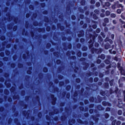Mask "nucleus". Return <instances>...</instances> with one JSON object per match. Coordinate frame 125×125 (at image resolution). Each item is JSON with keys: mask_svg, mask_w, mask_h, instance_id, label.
<instances>
[{"mask_svg": "<svg viewBox=\"0 0 125 125\" xmlns=\"http://www.w3.org/2000/svg\"><path fill=\"white\" fill-rule=\"evenodd\" d=\"M73 123H75V121L74 120H73Z\"/></svg>", "mask_w": 125, "mask_h": 125, "instance_id": "nucleus-48", "label": "nucleus"}, {"mask_svg": "<svg viewBox=\"0 0 125 125\" xmlns=\"http://www.w3.org/2000/svg\"><path fill=\"white\" fill-rule=\"evenodd\" d=\"M57 63L58 64H59V63H60V60H58V61H57Z\"/></svg>", "mask_w": 125, "mask_h": 125, "instance_id": "nucleus-26", "label": "nucleus"}, {"mask_svg": "<svg viewBox=\"0 0 125 125\" xmlns=\"http://www.w3.org/2000/svg\"><path fill=\"white\" fill-rule=\"evenodd\" d=\"M111 17H112V18H115L116 17V14H111L110 15Z\"/></svg>", "mask_w": 125, "mask_h": 125, "instance_id": "nucleus-5", "label": "nucleus"}, {"mask_svg": "<svg viewBox=\"0 0 125 125\" xmlns=\"http://www.w3.org/2000/svg\"><path fill=\"white\" fill-rule=\"evenodd\" d=\"M121 122L120 121H117V123H116L117 125H121Z\"/></svg>", "mask_w": 125, "mask_h": 125, "instance_id": "nucleus-12", "label": "nucleus"}, {"mask_svg": "<svg viewBox=\"0 0 125 125\" xmlns=\"http://www.w3.org/2000/svg\"><path fill=\"white\" fill-rule=\"evenodd\" d=\"M94 81L95 83H97V82H98V78H95L94 79Z\"/></svg>", "mask_w": 125, "mask_h": 125, "instance_id": "nucleus-10", "label": "nucleus"}, {"mask_svg": "<svg viewBox=\"0 0 125 125\" xmlns=\"http://www.w3.org/2000/svg\"><path fill=\"white\" fill-rule=\"evenodd\" d=\"M112 22L114 24H117V21L115 20H114Z\"/></svg>", "mask_w": 125, "mask_h": 125, "instance_id": "nucleus-18", "label": "nucleus"}, {"mask_svg": "<svg viewBox=\"0 0 125 125\" xmlns=\"http://www.w3.org/2000/svg\"><path fill=\"white\" fill-rule=\"evenodd\" d=\"M104 26H106V24H103Z\"/></svg>", "mask_w": 125, "mask_h": 125, "instance_id": "nucleus-41", "label": "nucleus"}, {"mask_svg": "<svg viewBox=\"0 0 125 125\" xmlns=\"http://www.w3.org/2000/svg\"><path fill=\"white\" fill-rule=\"evenodd\" d=\"M105 62L107 63V64H109V61H108L107 60H105Z\"/></svg>", "mask_w": 125, "mask_h": 125, "instance_id": "nucleus-29", "label": "nucleus"}, {"mask_svg": "<svg viewBox=\"0 0 125 125\" xmlns=\"http://www.w3.org/2000/svg\"><path fill=\"white\" fill-rule=\"evenodd\" d=\"M105 48H106V49H108V48H107L106 46L105 47Z\"/></svg>", "mask_w": 125, "mask_h": 125, "instance_id": "nucleus-43", "label": "nucleus"}, {"mask_svg": "<svg viewBox=\"0 0 125 125\" xmlns=\"http://www.w3.org/2000/svg\"><path fill=\"white\" fill-rule=\"evenodd\" d=\"M112 8H113V9H115V8H116V5H112Z\"/></svg>", "mask_w": 125, "mask_h": 125, "instance_id": "nucleus-16", "label": "nucleus"}, {"mask_svg": "<svg viewBox=\"0 0 125 125\" xmlns=\"http://www.w3.org/2000/svg\"><path fill=\"white\" fill-rule=\"evenodd\" d=\"M72 20H75V19H76V17H75V16H72Z\"/></svg>", "mask_w": 125, "mask_h": 125, "instance_id": "nucleus-17", "label": "nucleus"}, {"mask_svg": "<svg viewBox=\"0 0 125 125\" xmlns=\"http://www.w3.org/2000/svg\"><path fill=\"white\" fill-rule=\"evenodd\" d=\"M112 29H115V26H113Z\"/></svg>", "mask_w": 125, "mask_h": 125, "instance_id": "nucleus-39", "label": "nucleus"}, {"mask_svg": "<svg viewBox=\"0 0 125 125\" xmlns=\"http://www.w3.org/2000/svg\"><path fill=\"white\" fill-rule=\"evenodd\" d=\"M54 101H55V99H54Z\"/></svg>", "mask_w": 125, "mask_h": 125, "instance_id": "nucleus-51", "label": "nucleus"}, {"mask_svg": "<svg viewBox=\"0 0 125 125\" xmlns=\"http://www.w3.org/2000/svg\"><path fill=\"white\" fill-rule=\"evenodd\" d=\"M101 17H104L105 16V15L104 14H101Z\"/></svg>", "mask_w": 125, "mask_h": 125, "instance_id": "nucleus-21", "label": "nucleus"}, {"mask_svg": "<svg viewBox=\"0 0 125 125\" xmlns=\"http://www.w3.org/2000/svg\"><path fill=\"white\" fill-rule=\"evenodd\" d=\"M47 31H49V28H47Z\"/></svg>", "mask_w": 125, "mask_h": 125, "instance_id": "nucleus-34", "label": "nucleus"}, {"mask_svg": "<svg viewBox=\"0 0 125 125\" xmlns=\"http://www.w3.org/2000/svg\"><path fill=\"white\" fill-rule=\"evenodd\" d=\"M101 56H102V59H105V56L104 55H102Z\"/></svg>", "mask_w": 125, "mask_h": 125, "instance_id": "nucleus-19", "label": "nucleus"}, {"mask_svg": "<svg viewBox=\"0 0 125 125\" xmlns=\"http://www.w3.org/2000/svg\"><path fill=\"white\" fill-rule=\"evenodd\" d=\"M92 112V110H89V112Z\"/></svg>", "mask_w": 125, "mask_h": 125, "instance_id": "nucleus-42", "label": "nucleus"}, {"mask_svg": "<svg viewBox=\"0 0 125 125\" xmlns=\"http://www.w3.org/2000/svg\"><path fill=\"white\" fill-rule=\"evenodd\" d=\"M43 71H44V72H47V69L44 68Z\"/></svg>", "mask_w": 125, "mask_h": 125, "instance_id": "nucleus-25", "label": "nucleus"}, {"mask_svg": "<svg viewBox=\"0 0 125 125\" xmlns=\"http://www.w3.org/2000/svg\"><path fill=\"white\" fill-rule=\"evenodd\" d=\"M103 104L104 105V106H107V105L108 106H110V104L107 103L106 102H103Z\"/></svg>", "mask_w": 125, "mask_h": 125, "instance_id": "nucleus-1", "label": "nucleus"}, {"mask_svg": "<svg viewBox=\"0 0 125 125\" xmlns=\"http://www.w3.org/2000/svg\"><path fill=\"white\" fill-rule=\"evenodd\" d=\"M92 125H93V124L92 123Z\"/></svg>", "mask_w": 125, "mask_h": 125, "instance_id": "nucleus-52", "label": "nucleus"}, {"mask_svg": "<svg viewBox=\"0 0 125 125\" xmlns=\"http://www.w3.org/2000/svg\"><path fill=\"white\" fill-rule=\"evenodd\" d=\"M104 21L105 23H108L109 19H108V18H105V19H104Z\"/></svg>", "mask_w": 125, "mask_h": 125, "instance_id": "nucleus-3", "label": "nucleus"}, {"mask_svg": "<svg viewBox=\"0 0 125 125\" xmlns=\"http://www.w3.org/2000/svg\"><path fill=\"white\" fill-rule=\"evenodd\" d=\"M112 125H116V121H113L112 123Z\"/></svg>", "mask_w": 125, "mask_h": 125, "instance_id": "nucleus-15", "label": "nucleus"}, {"mask_svg": "<svg viewBox=\"0 0 125 125\" xmlns=\"http://www.w3.org/2000/svg\"><path fill=\"white\" fill-rule=\"evenodd\" d=\"M101 62V60H98L97 61V63H98V64H100V63Z\"/></svg>", "mask_w": 125, "mask_h": 125, "instance_id": "nucleus-14", "label": "nucleus"}, {"mask_svg": "<svg viewBox=\"0 0 125 125\" xmlns=\"http://www.w3.org/2000/svg\"><path fill=\"white\" fill-rule=\"evenodd\" d=\"M104 116H105V117L106 118V119L109 118V114H108L107 113H105Z\"/></svg>", "mask_w": 125, "mask_h": 125, "instance_id": "nucleus-11", "label": "nucleus"}, {"mask_svg": "<svg viewBox=\"0 0 125 125\" xmlns=\"http://www.w3.org/2000/svg\"><path fill=\"white\" fill-rule=\"evenodd\" d=\"M79 82H80V80H78Z\"/></svg>", "mask_w": 125, "mask_h": 125, "instance_id": "nucleus-50", "label": "nucleus"}, {"mask_svg": "<svg viewBox=\"0 0 125 125\" xmlns=\"http://www.w3.org/2000/svg\"><path fill=\"white\" fill-rule=\"evenodd\" d=\"M40 116H42V113H39V116L40 117Z\"/></svg>", "mask_w": 125, "mask_h": 125, "instance_id": "nucleus-32", "label": "nucleus"}, {"mask_svg": "<svg viewBox=\"0 0 125 125\" xmlns=\"http://www.w3.org/2000/svg\"><path fill=\"white\" fill-rule=\"evenodd\" d=\"M121 18H122V19H123L124 20H125V15H124V14H121Z\"/></svg>", "mask_w": 125, "mask_h": 125, "instance_id": "nucleus-8", "label": "nucleus"}, {"mask_svg": "<svg viewBox=\"0 0 125 125\" xmlns=\"http://www.w3.org/2000/svg\"><path fill=\"white\" fill-rule=\"evenodd\" d=\"M123 26L124 28H125V22L124 23H123Z\"/></svg>", "mask_w": 125, "mask_h": 125, "instance_id": "nucleus-30", "label": "nucleus"}, {"mask_svg": "<svg viewBox=\"0 0 125 125\" xmlns=\"http://www.w3.org/2000/svg\"><path fill=\"white\" fill-rule=\"evenodd\" d=\"M122 125H125V123H123Z\"/></svg>", "mask_w": 125, "mask_h": 125, "instance_id": "nucleus-38", "label": "nucleus"}, {"mask_svg": "<svg viewBox=\"0 0 125 125\" xmlns=\"http://www.w3.org/2000/svg\"><path fill=\"white\" fill-rule=\"evenodd\" d=\"M2 54H2V53H1V54H0V55H2Z\"/></svg>", "mask_w": 125, "mask_h": 125, "instance_id": "nucleus-46", "label": "nucleus"}, {"mask_svg": "<svg viewBox=\"0 0 125 125\" xmlns=\"http://www.w3.org/2000/svg\"><path fill=\"white\" fill-rule=\"evenodd\" d=\"M105 14L107 16H109L110 15V12L108 11H107L105 13Z\"/></svg>", "mask_w": 125, "mask_h": 125, "instance_id": "nucleus-7", "label": "nucleus"}, {"mask_svg": "<svg viewBox=\"0 0 125 125\" xmlns=\"http://www.w3.org/2000/svg\"><path fill=\"white\" fill-rule=\"evenodd\" d=\"M110 5H111V4L108 2H106L105 4V6H110Z\"/></svg>", "mask_w": 125, "mask_h": 125, "instance_id": "nucleus-4", "label": "nucleus"}, {"mask_svg": "<svg viewBox=\"0 0 125 125\" xmlns=\"http://www.w3.org/2000/svg\"><path fill=\"white\" fill-rule=\"evenodd\" d=\"M96 5L97 6H99V5H100V3H96Z\"/></svg>", "mask_w": 125, "mask_h": 125, "instance_id": "nucleus-23", "label": "nucleus"}, {"mask_svg": "<svg viewBox=\"0 0 125 125\" xmlns=\"http://www.w3.org/2000/svg\"><path fill=\"white\" fill-rule=\"evenodd\" d=\"M117 13H118V14H121L122 13V10L118 9L117 10Z\"/></svg>", "mask_w": 125, "mask_h": 125, "instance_id": "nucleus-2", "label": "nucleus"}, {"mask_svg": "<svg viewBox=\"0 0 125 125\" xmlns=\"http://www.w3.org/2000/svg\"><path fill=\"white\" fill-rule=\"evenodd\" d=\"M81 4H83V2H81Z\"/></svg>", "mask_w": 125, "mask_h": 125, "instance_id": "nucleus-44", "label": "nucleus"}, {"mask_svg": "<svg viewBox=\"0 0 125 125\" xmlns=\"http://www.w3.org/2000/svg\"><path fill=\"white\" fill-rule=\"evenodd\" d=\"M118 114L119 115H122V114H123V112H122V110H119Z\"/></svg>", "mask_w": 125, "mask_h": 125, "instance_id": "nucleus-13", "label": "nucleus"}, {"mask_svg": "<svg viewBox=\"0 0 125 125\" xmlns=\"http://www.w3.org/2000/svg\"><path fill=\"white\" fill-rule=\"evenodd\" d=\"M97 33H99L100 32V29H97Z\"/></svg>", "mask_w": 125, "mask_h": 125, "instance_id": "nucleus-27", "label": "nucleus"}, {"mask_svg": "<svg viewBox=\"0 0 125 125\" xmlns=\"http://www.w3.org/2000/svg\"><path fill=\"white\" fill-rule=\"evenodd\" d=\"M123 106H124V104L122 103H121V104H118V107H119V108H122Z\"/></svg>", "mask_w": 125, "mask_h": 125, "instance_id": "nucleus-6", "label": "nucleus"}, {"mask_svg": "<svg viewBox=\"0 0 125 125\" xmlns=\"http://www.w3.org/2000/svg\"><path fill=\"white\" fill-rule=\"evenodd\" d=\"M124 116H125V113H124Z\"/></svg>", "mask_w": 125, "mask_h": 125, "instance_id": "nucleus-49", "label": "nucleus"}, {"mask_svg": "<svg viewBox=\"0 0 125 125\" xmlns=\"http://www.w3.org/2000/svg\"><path fill=\"white\" fill-rule=\"evenodd\" d=\"M26 17H29V15H26Z\"/></svg>", "mask_w": 125, "mask_h": 125, "instance_id": "nucleus-40", "label": "nucleus"}, {"mask_svg": "<svg viewBox=\"0 0 125 125\" xmlns=\"http://www.w3.org/2000/svg\"><path fill=\"white\" fill-rule=\"evenodd\" d=\"M87 116H88V114H85V117H87Z\"/></svg>", "mask_w": 125, "mask_h": 125, "instance_id": "nucleus-33", "label": "nucleus"}, {"mask_svg": "<svg viewBox=\"0 0 125 125\" xmlns=\"http://www.w3.org/2000/svg\"><path fill=\"white\" fill-rule=\"evenodd\" d=\"M95 1L94 0H92L91 1V3H95Z\"/></svg>", "mask_w": 125, "mask_h": 125, "instance_id": "nucleus-20", "label": "nucleus"}, {"mask_svg": "<svg viewBox=\"0 0 125 125\" xmlns=\"http://www.w3.org/2000/svg\"><path fill=\"white\" fill-rule=\"evenodd\" d=\"M78 54H79V57L81 56V53H79Z\"/></svg>", "mask_w": 125, "mask_h": 125, "instance_id": "nucleus-35", "label": "nucleus"}, {"mask_svg": "<svg viewBox=\"0 0 125 125\" xmlns=\"http://www.w3.org/2000/svg\"><path fill=\"white\" fill-rule=\"evenodd\" d=\"M102 11H104L103 10H102Z\"/></svg>", "mask_w": 125, "mask_h": 125, "instance_id": "nucleus-53", "label": "nucleus"}, {"mask_svg": "<svg viewBox=\"0 0 125 125\" xmlns=\"http://www.w3.org/2000/svg\"><path fill=\"white\" fill-rule=\"evenodd\" d=\"M81 41H83V39H81Z\"/></svg>", "mask_w": 125, "mask_h": 125, "instance_id": "nucleus-45", "label": "nucleus"}, {"mask_svg": "<svg viewBox=\"0 0 125 125\" xmlns=\"http://www.w3.org/2000/svg\"><path fill=\"white\" fill-rule=\"evenodd\" d=\"M4 37H1V40H2V41H3V40H4Z\"/></svg>", "mask_w": 125, "mask_h": 125, "instance_id": "nucleus-28", "label": "nucleus"}, {"mask_svg": "<svg viewBox=\"0 0 125 125\" xmlns=\"http://www.w3.org/2000/svg\"><path fill=\"white\" fill-rule=\"evenodd\" d=\"M83 21H81V22H80L81 24H83Z\"/></svg>", "mask_w": 125, "mask_h": 125, "instance_id": "nucleus-36", "label": "nucleus"}, {"mask_svg": "<svg viewBox=\"0 0 125 125\" xmlns=\"http://www.w3.org/2000/svg\"><path fill=\"white\" fill-rule=\"evenodd\" d=\"M96 25H93V28H94V29H96Z\"/></svg>", "mask_w": 125, "mask_h": 125, "instance_id": "nucleus-24", "label": "nucleus"}, {"mask_svg": "<svg viewBox=\"0 0 125 125\" xmlns=\"http://www.w3.org/2000/svg\"><path fill=\"white\" fill-rule=\"evenodd\" d=\"M120 1H121V2H123V0H120Z\"/></svg>", "mask_w": 125, "mask_h": 125, "instance_id": "nucleus-37", "label": "nucleus"}, {"mask_svg": "<svg viewBox=\"0 0 125 125\" xmlns=\"http://www.w3.org/2000/svg\"><path fill=\"white\" fill-rule=\"evenodd\" d=\"M78 122L79 123H80V124H82V121H81V120L78 119Z\"/></svg>", "mask_w": 125, "mask_h": 125, "instance_id": "nucleus-22", "label": "nucleus"}, {"mask_svg": "<svg viewBox=\"0 0 125 125\" xmlns=\"http://www.w3.org/2000/svg\"><path fill=\"white\" fill-rule=\"evenodd\" d=\"M119 21L120 22V23H121L122 24H124V23H125L123 21V20H122V19H120L119 20Z\"/></svg>", "mask_w": 125, "mask_h": 125, "instance_id": "nucleus-9", "label": "nucleus"}, {"mask_svg": "<svg viewBox=\"0 0 125 125\" xmlns=\"http://www.w3.org/2000/svg\"><path fill=\"white\" fill-rule=\"evenodd\" d=\"M83 16H80V18H81L82 19H83Z\"/></svg>", "mask_w": 125, "mask_h": 125, "instance_id": "nucleus-31", "label": "nucleus"}, {"mask_svg": "<svg viewBox=\"0 0 125 125\" xmlns=\"http://www.w3.org/2000/svg\"><path fill=\"white\" fill-rule=\"evenodd\" d=\"M105 30H107V28H105Z\"/></svg>", "mask_w": 125, "mask_h": 125, "instance_id": "nucleus-47", "label": "nucleus"}]
</instances>
